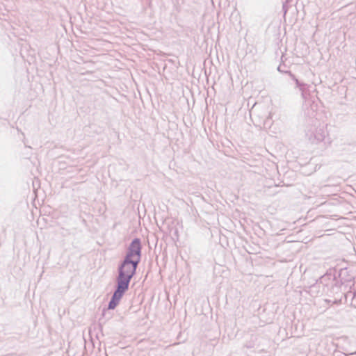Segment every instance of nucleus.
Masks as SVG:
<instances>
[{"mask_svg": "<svg viewBox=\"0 0 356 356\" xmlns=\"http://www.w3.org/2000/svg\"><path fill=\"white\" fill-rule=\"evenodd\" d=\"M140 243L138 239H135L130 245L125 260H129L134 262L135 264H138L140 261Z\"/></svg>", "mask_w": 356, "mask_h": 356, "instance_id": "f03ea898", "label": "nucleus"}, {"mask_svg": "<svg viewBox=\"0 0 356 356\" xmlns=\"http://www.w3.org/2000/svg\"><path fill=\"white\" fill-rule=\"evenodd\" d=\"M127 290V289H121L120 286H118V289L114 293L112 300L109 302L108 309H113L118 305L120 300Z\"/></svg>", "mask_w": 356, "mask_h": 356, "instance_id": "7ed1b4c3", "label": "nucleus"}, {"mask_svg": "<svg viewBox=\"0 0 356 356\" xmlns=\"http://www.w3.org/2000/svg\"><path fill=\"white\" fill-rule=\"evenodd\" d=\"M138 264L129 260H124L120 268V274L118 279V286L121 289H127L129 282L135 273Z\"/></svg>", "mask_w": 356, "mask_h": 356, "instance_id": "f257e3e1", "label": "nucleus"}]
</instances>
